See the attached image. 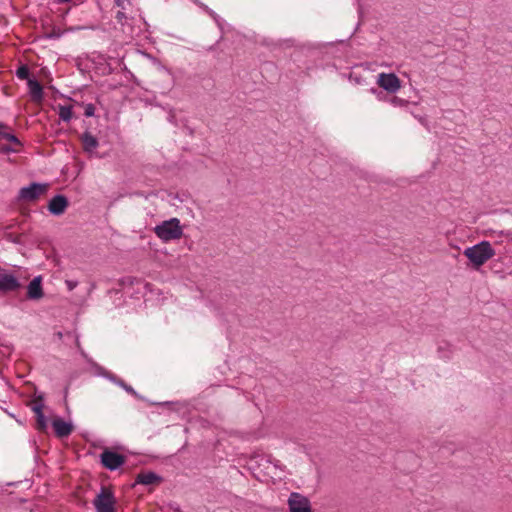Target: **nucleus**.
<instances>
[{"mask_svg":"<svg viewBox=\"0 0 512 512\" xmlns=\"http://www.w3.org/2000/svg\"><path fill=\"white\" fill-rule=\"evenodd\" d=\"M116 18H117L118 20H122V18H125V15H124V13H123V12L118 11V12H117V15H116Z\"/></svg>","mask_w":512,"mask_h":512,"instance_id":"393cba45","label":"nucleus"},{"mask_svg":"<svg viewBox=\"0 0 512 512\" xmlns=\"http://www.w3.org/2000/svg\"><path fill=\"white\" fill-rule=\"evenodd\" d=\"M49 189L47 183L33 182L29 186L22 187L18 193V199L26 202L37 201L42 195L46 194Z\"/></svg>","mask_w":512,"mask_h":512,"instance_id":"20e7f679","label":"nucleus"},{"mask_svg":"<svg viewBox=\"0 0 512 512\" xmlns=\"http://www.w3.org/2000/svg\"><path fill=\"white\" fill-rule=\"evenodd\" d=\"M41 401L42 400L40 399L39 402H35L32 407V410L36 414V416L39 415V413H43V403Z\"/></svg>","mask_w":512,"mask_h":512,"instance_id":"4be33fe9","label":"nucleus"},{"mask_svg":"<svg viewBox=\"0 0 512 512\" xmlns=\"http://www.w3.org/2000/svg\"><path fill=\"white\" fill-rule=\"evenodd\" d=\"M65 284H66L68 290L72 291V290H74L77 287L78 282L75 281V280H66Z\"/></svg>","mask_w":512,"mask_h":512,"instance_id":"5701e85b","label":"nucleus"},{"mask_svg":"<svg viewBox=\"0 0 512 512\" xmlns=\"http://www.w3.org/2000/svg\"><path fill=\"white\" fill-rule=\"evenodd\" d=\"M162 477L152 471L141 472L136 477V483L142 485H158Z\"/></svg>","mask_w":512,"mask_h":512,"instance_id":"9b49d317","label":"nucleus"},{"mask_svg":"<svg viewBox=\"0 0 512 512\" xmlns=\"http://www.w3.org/2000/svg\"><path fill=\"white\" fill-rule=\"evenodd\" d=\"M376 83L389 93H396L401 88V81L394 73H380Z\"/></svg>","mask_w":512,"mask_h":512,"instance_id":"0eeeda50","label":"nucleus"},{"mask_svg":"<svg viewBox=\"0 0 512 512\" xmlns=\"http://www.w3.org/2000/svg\"><path fill=\"white\" fill-rule=\"evenodd\" d=\"M100 458L101 464L110 471L117 470L126 461V457L124 455L109 449L104 450L101 453Z\"/></svg>","mask_w":512,"mask_h":512,"instance_id":"423d86ee","label":"nucleus"},{"mask_svg":"<svg viewBox=\"0 0 512 512\" xmlns=\"http://www.w3.org/2000/svg\"><path fill=\"white\" fill-rule=\"evenodd\" d=\"M20 286V282L14 275L9 273H0V291L4 293L14 292L17 291Z\"/></svg>","mask_w":512,"mask_h":512,"instance_id":"6e6552de","label":"nucleus"},{"mask_svg":"<svg viewBox=\"0 0 512 512\" xmlns=\"http://www.w3.org/2000/svg\"><path fill=\"white\" fill-rule=\"evenodd\" d=\"M27 297L32 300H38L43 297L41 277H35L27 287Z\"/></svg>","mask_w":512,"mask_h":512,"instance_id":"f8f14e48","label":"nucleus"},{"mask_svg":"<svg viewBox=\"0 0 512 512\" xmlns=\"http://www.w3.org/2000/svg\"><path fill=\"white\" fill-rule=\"evenodd\" d=\"M58 116L62 121L69 122L73 116L72 106L60 105L58 109Z\"/></svg>","mask_w":512,"mask_h":512,"instance_id":"dca6fc26","label":"nucleus"},{"mask_svg":"<svg viewBox=\"0 0 512 512\" xmlns=\"http://www.w3.org/2000/svg\"><path fill=\"white\" fill-rule=\"evenodd\" d=\"M464 256H466L472 267L475 270H478L481 266H483L488 260L495 256V250L493 249L491 243L489 241H481L476 245L471 247H467L463 251Z\"/></svg>","mask_w":512,"mask_h":512,"instance_id":"f257e3e1","label":"nucleus"},{"mask_svg":"<svg viewBox=\"0 0 512 512\" xmlns=\"http://www.w3.org/2000/svg\"><path fill=\"white\" fill-rule=\"evenodd\" d=\"M93 505L97 512H115L116 499L113 492L102 486L100 492L93 500Z\"/></svg>","mask_w":512,"mask_h":512,"instance_id":"7ed1b4c3","label":"nucleus"},{"mask_svg":"<svg viewBox=\"0 0 512 512\" xmlns=\"http://www.w3.org/2000/svg\"><path fill=\"white\" fill-rule=\"evenodd\" d=\"M287 504L289 512H313L310 500L298 492L289 495Z\"/></svg>","mask_w":512,"mask_h":512,"instance_id":"39448f33","label":"nucleus"},{"mask_svg":"<svg viewBox=\"0 0 512 512\" xmlns=\"http://www.w3.org/2000/svg\"><path fill=\"white\" fill-rule=\"evenodd\" d=\"M29 93L34 102H41L44 97L43 87L35 79H28Z\"/></svg>","mask_w":512,"mask_h":512,"instance_id":"4468645a","label":"nucleus"},{"mask_svg":"<svg viewBox=\"0 0 512 512\" xmlns=\"http://www.w3.org/2000/svg\"><path fill=\"white\" fill-rule=\"evenodd\" d=\"M492 237L498 238V240H497L498 243L502 242V240H501L502 237L495 236V234H493V233H492Z\"/></svg>","mask_w":512,"mask_h":512,"instance_id":"cd10ccee","label":"nucleus"},{"mask_svg":"<svg viewBox=\"0 0 512 512\" xmlns=\"http://www.w3.org/2000/svg\"><path fill=\"white\" fill-rule=\"evenodd\" d=\"M80 139L83 149L87 153L94 152L95 149L99 146L98 139L88 131L84 132Z\"/></svg>","mask_w":512,"mask_h":512,"instance_id":"ddd939ff","label":"nucleus"},{"mask_svg":"<svg viewBox=\"0 0 512 512\" xmlns=\"http://www.w3.org/2000/svg\"><path fill=\"white\" fill-rule=\"evenodd\" d=\"M36 428L39 431H45L47 428V420L43 413H39V415L36 416Z\"/></svg>","mask_w":512,"mask_h":512,"instance_id":"f3484780","label":"nucleus"},{"mask_svg":"<svg viewBox=\"0 0 512 512\" xmlns=\"http://www.w3.org/2000/svg\"><path fill=\"white\" fill-rule=\"evenodd\" d=\"M128 3V0H116V5L118 7H121L122 9L125 8V4Z\"/></svg>","mask_w":512,"mask_h":512,"instance_id":"b1692460","label":"nucleus"},{"mask_svg":"<svg viewBox=\"0 0 512 512\" xmlns=\"http://www.w3.org/2000/svg\"><path fill=\"white\" fill-rule=\"evenodd\" d=\"M29 68L26 66V65H21L17 70H16V76L21 79V80H27L30 79L29 78Z\"/></svg>","mask_w":512,"mask_h":512,"instance_id":"a211bd4d","label":"nucleus"},{"mask_svg":"<svg viewBox=\"0 0 512 512\" xmlns=\"http://www.w3.org/2000/svg\"><path fill=\"white\" fill-rule=\"evenodd\" d=\"M68 199L61 194L55 195L48 204V210L53 215H61L68 207Z\"/></svg>","mask_w":512,"mask_h":512,"instance_id":"1a4fd4ad","label":"nucleus"},{"mask_svg":"<svg viewBox=\"0 0 512 512\" xmlns=\"http://www.w3.org/2000/svg\"><path fill=\"white\" fill-rule=\"evenodd\" d=\"M95 113V107L93 104H87L84 109V115L86 117H92Z\"/></svg>","mask_w":512,"mask_h":512,"instance_id":"412c9836","label":"nucleus"},{"mask_svg":"<svg viewBox=\"0 0 512 512\" xmlns=\"http://www.w3.org/2000/svg\"><path fill=\"white\" fill-rule=\"evenodd\" d=\"M154 233L163 242L178 240L183 235V230L180 221L177 218L163 221L154 228Z\"/></svg>","mask_w":512,"mask_h":512,"instance_id":"f03ea898","label":"nucleus"},{"mask_svg":"<svg viewBox=\"0 0 512 512\" xmlns=\"http://www.w3.org/2000/svg\"><path fill=\"white\" fill-rule=\"evenodd\" d=\"M495 236L503 237L507 241L512 242V231H493Z\"/></svg>","mask_w":512,"mask_h":512,"instance_id":"6ab92c4d","label":"nucleus"},{"mask_svg":"<svg viewBox=\"0 0 512 512\" xmlns=\"http://www.w3.org/2000/svg\"><path fill=\"white\" fill-rule=\"evenodd\" d=\"M3 150L5 152H10V151L15 152L16 151L15 149H12V148H9V147H4Z\"/></svg>","mask_w":512,"mask_h":512,"instance_id":"a878e982","label":"nucleus"},{"mask_svg":"<svg viewBox=\"0 0 512 512\" xmlns=\"http://www.w3.org/2000/svg\"><path fill=\"white\" fill-rule=\"evenodd\" d=\"M108 379H110L112 382H114L116 385L120 386L121 388H123L127 393H129L130 395L134 396V397H138V394L137 392L134 390V388L130 385H128L124 380H122L121 378L117 377L116 375L114 374H111L108 376Z\"/></svg>","mask_w":512,"mask_h":512,"instance_id":"2eb2a0df","label":"nucleus"},{"mask_svg":"<svg viewBox=\"0 0 512 512\" xmlns=\"http://www.w3.org/2000/svg\"><path fill=\"white\" fill-rule=\"evenodd\" d=\"M390 103L393 105V106H405L407 104V101L402 99V98H399L397 96H393L391 99H390Z\"/></svg>","mask_w":512,"mask_h":512,"instance_id":"aec40b11","label":"nucleus"},{"mask_svg":"<svg viewBox=\"0 0 512 512\" xmlns=\"http://www.w3.org/2000/svg\"><path fill=\"white\" fill-rule=\"evenodd\" d=\"M52 426H53L56 436L59 438L68 437L73 431L72 424L65 422L61 418L54 419L52 422Z\"/></svg>","mask_w":512,"mask_h":512,"instance_id":"9d476101","label":"nucleus"},{"mask_svg":"<svg viewBox=\"0 0 512 512\" xmlns=\"http://www.w3.org/2000/svg\"><path fill=\"white\" fill-rule=\"evenodd\" d=\"M492 237L498 238V240H497L498 243L502 242V240H501L502 237L495 236V234H493V233H492Z\"/></svg>","mask_w":512,"mask_h":512,"instance_id":"bb28decb","label":"nucleus"}]
</instances>
